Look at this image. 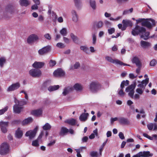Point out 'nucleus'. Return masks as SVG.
Here are the masks:
<instances>
[{
	"label": "nucleus",
	"mask_w": 157,
	"mask_h": 157,
	"mask_svg": "<svg viewBox=\"0 0 157 157\" xmlns=\"http://www.w3.org/2000/svg\"><path fill=\"white\" fill-rule=\"evenodd\" d=\"M144 20V19L141 18L136 20L137 23L142 22L141 23L142 25L146 26L149 29H151L153 26L155 25L156 22L153 19H149L143 21Z\"/></svg>",
	"instance_id": "nucleus-1"
},
{
	"label": "nucleus",
	"mask_w": 157,
	"mask_h": 157,
	"mask_svg": "<svg viewBox=\"0 0 157 157\" xmlns=\"http://www.w3.org/2000/svg\"><path fill=\"white\" fill-rule=\"evenodd\" d=\"M89 88L91 92L95 93L101 89L102 86L98 81H94L90 83Z\"/></svg>",
	"instance_id": "nucleus-2"
},
{
	"label": "nucleus",
	"mask_w": 157,
	"mask_h": 157,
	"mask_svg": "<svg viewBox=\"0 0 157 157\" xmlns=\"http://www.w3.org/2000/svg\"><path fill=\"white\" fill-rule=\"evenodd\" d=\"M145 31V29L144 28L136 25L135 27L132 30L131 33L133 35L136 36L140 33H143Z\"/></svg>",
	"instance_id": "nucleus-3"
},
{
	"label": "nucleus",
	"mask_w": 157,
	"mask_h": 157,
	"mask_svg": "<svg viewBox=\"0 0 157 157\" xmlns=\"http://www.w3.org/2000/svg\"><path fill=\"white\" fill-rule=\"evenodd\" d=\"M105 59L108 62L112 63H115L117 64H119L121 65H125L129 66H130V65L124 63L123 62L118 59H113L112 58V57L109 56H106L105 57Z\"/></svg>",
	"instance_id": "nucleus-4"
},
{
	"label": "nucleus",
	"mask_w": 157,
	"mask_h": 157,
	"mask_svg": "<svg viewBox=\"0 0 157 157\" xmlns=\"http://www.w3.org/2000/svg\"><path fill=\"white\" fill-rule=\"evenodd\" d=\"M9 146L6 143H3L0 146V154L5 155L8 153Z\"/></svg>",
	"instance_id": "nucleus-5"
},
{
	"label": "nucleus",
	"mask_w": 157,
	"mask_h": 157,
	"mask_svg": "<svg viewBox=\"0 0 157 157\" xmlns=\"http://www.w3.org/2000/svg\"><path fill=\"white\" fill-rule=\"evenodd\" d=\"M136 86V82H134L131 85L125 89V91L127 92H129L128 95L131 98L133 97L134 93V89Z\"/></svg>",
	"instance_id": "nucleus-6"
},
{
	"label": "nucleus",
	"mask_w": 157,
	"mask_h": 157,
	"mask_svg": "<svg viewBox=\"0 0 157 157\" xmlns=\"http://www.w3.org/2000/svg\"><path fill=\"white\" fill-rule=\"evenodd\" d=\"M29 75L33 77H39L42 74L41 71L37 69H32L29 71Z\"/></svg>",
	"instance_id": "nucleus-7"
},
{
	"label": "nucleus",
	"mask_w": 157,
	"mask_h": 157,
	"mask_svg": "<svg viewBox=\"0 0 157 157\" xmlns=\"http://www.w3.org/2000/svg\"><path fill=\"white\" fill-rule=\"evenodd\" d=\"M153 155L152 153H151L149 151H140L132 157H150Z\"/></svg>",
	"instance_id": "nucleus-8"
},
{
	"label": "nucleus",
	"mask_w": 157,
	"mask_h": 157,
	"mask_svg": "<svg viewBox=\"0 0 157 157\" xmlns=\"http://www.w3.org/2000/svg\"><path fill=\"white\" fill-rule=\"evenodd\" d=\"M38 129V127L36 126L33 130L28 131L25 133L26 136H29L30 139H33L36 136L37 131Z\"/></svg>",
	"instance_id": "nucleus-9"
},
{
	"label": "nucleus",
	"mask_w": 157,
	"mask_h": 157,
	"mask_svg": "<svg viewBox=\"0 0 157 157\" xmlns=\"http://www.w3.org/2000/svg\"><path fill=\"white\" fill-rule=\"evenodd\" d=\"M38 36L35 34H33L28 36L27 40V41L29 44H31L38 41Z\"/></svg>",
	"instance_id": "nucleus-10"
},
{
	"label": "nucleus",
	"mask_w": 157,
	"mask_h": 157,
	"mask_svg": "<svg viewBox=\"0 0 157 157\" xmlns=\"http://www.w3.org/2000/svg\"><path fill=\"white\" fill-rule=\"evenodd\" d=\"M50 50L51 47L49 46H47L39 50L38 53L40 55H43L49 52Z\"/></svg>",
	"instance_id": "nucleus-11"
},
{
	"label": "nucleus",
	"mask_w": 157,
	"mask_h": 157,
	"mask_svg": "<svg viewBox=\"0 0 157 157\" xmlns=\"http://www.w3.org/2000/svg\"><path fill=\"white\" fill-rule=\"evenodd\" d=\"M20 86V84L19 82L13 84L8 87L7 90V91L10 92L14 91L18 89Z\"/></svg>",
	"instance_id": "nucleus-12"
},
{
	"label": "nucleus",
	"mask_w": 157,
	"mask_h": 157,
	"mask_svg": "<svg viewBox=\"0 0 157 157\" xmlns=\"http://www.w3.org/2000/svg\"><path fill=\"white\" fill-rule=\"evenodd\" d=\"M123 24V28L122 30H125L128 26L132 27V23L131 21L128 20H123L122 21Z\"/></svg>",
	"instance_id": "nucleus-13"
},
{
	"label": "nucleus",
	"mask_w": 157,
	"mask_h": 157,
	"mask_svg": "<svg viewBox=\"0 0 157 157\" xmlns=\"http://www.w3.org/2000/svg\"><path fill=\"white\" fill-rule=\"evenodd\" d=\"M9 124L8 122L2 121L0 122V127L2 131L4 133H6L7 131V127Z\"/></svg>",
	"instance_id": "nucleus-14"
},
{
	"label": "nucleus",
	"mask_w": 157,
	"mask_h": 157,
	"mask_svg": "<svg viewBox=\"0 0 157 157\" xmlns=\"http://www.w3.org/2000/svg\"><path fill=\"white\" fill-rule=\"evenodd\" d=\"M54 75L56 77H61L65 75L64 71L61 69L59 68L55 70L53 72Z\"/></svg>",
	"instance_id": "nucleus-15"
},
{
	"label": "nucleus",
	"mask_w": 157,
	"mask_h": 157,
	"mask_svg": "<svg viewBox=\"0 0 157 157\" xmlns=\"http://www.w3.org/2000/svg\"><path fill=\"white\" fill-rule=\"evenodd\" d=\"M45 63L43 62L35 61L33 64L32 67L35 69L41 68L44 66Z\"/></svg>",
	"instance_id": "nucleus-16"
},
{
	"label": "nucleus",
	"mask_w": 157,
	"mask_h": 157,
	"mask_svg": "<svg viewBox=\"0 0 157 157\" xmlns=\"http://www.w3.org/2000/svg\"><path fill=\"white\" fill-rule=\"evenodd\" d=\"M43 112V109H41L33 110L32 112V114L36 117H40L42 115Z\"/></svg>",
	"instance_id": "nucleus-17"
},
{
	"label": "nucleus",
	"mask_w": 157,
	"mask_h": 157,
	"mask_svg": "<svg viewBox=\"0 0 157 157\" xmlns=\"http://www.w3.org/2000/svg\"><path fill=\"white\" fill-rule=\"evenodd\" d=\"M149 82V78H146L145 79L143 80L140 84L137 85L138 87L140 88L144 89L146 85L148 84Z\"/></svg>",
	"instance_id": "nucleus-18"
},
{
	"label": "nucleus",
	"mask_w": 157,
	"mask_h": 157,
	"mask_svg": "<svg viewBox=\"0 0 157 157\" xmlns=\"http://www.w3.org/2000/svg\"><path fill=\"white\" fill-rule=\"evenodd\" d=\"M19 3L21 6L27 7L31 4V2L29 0H19Z\"/></svg>",
	"instance_id": "nucleus-19"
},
{
	"label": "nucleus",
	"mask_w": 157,
	"mask_h": 157,
	"mask_svg": "<svg viewBox=\"0 0 157 157\" xmlns=\"http://www.w3.org/2000/svg\"><path fill=\"white\" fill-rule=\"evenodd\" d=\"M118 121L119 123L123 124H128L129 121L126 118L124 117H120L118 118Z\"/></svg>",
	"instance_id": "nucleus-20"
},
{
	"label": "nucleus",
	"mask_w": 157,
	"mask_h": 157,
	"mask_svg": "<svg viewBox=\"0 0 157 157\" xmlns=\"http://www.w3.org/2000/svg\"><path fill=\"white\" fill-rule=\"evenodd\" d=\"M20 105L17 104L13 106V110L14 112L17 113H19L21 111L22 107L19 106Z\"/></svg>",
	"instance_id": "nucleus-21"
},
{
	"label": "nucleus",
	"mask_w": 157,
	"mask_h": 157,
	"mask_svg": "<svg viewBox=\"0 0 157 157\" xmlns=\"http://www.w3.org/2000/svg\"><path fill=\"white\" fill-rule=\"evenodd\" d=\"M14 10V8L13 6L11 5H8L5 8V13H12L13 12Z\"/></svg>",
	"instance_id": "nucleus-22"
},
{
	"label": "nucleus",
	"mask_w": 157,
	"mask_h": 157,
	"mask_svg": "<svg viewBox=\"0 0 157 157\" xmlns=\"http://www.w3.org/2000/svg\"><path fill=\"white\" fill-rule=\"evenodd\" d=\"M43 132H42L39 135V136L37 138V139L36 140H33V141L32 143V145L33 146L35 147H37L39 145V144L38 143V140L41 139L42 136H43Z\"/></svg>",
	"instance_id": "nucleus-23"
},
{
	"label": "nucleus",
	"mask_w": 157,
	"mask_h": 157,
	"mask_svg": "<svg viewBox=\"0 0 157 157\" xmlns=\"http://www.w3.org/2000/svg\"><path fill=\"white\" fill-rule=\"evenodd\" d=\"M132 62L133 63H135L137 67H140L141 65V63L138 58L137 57H134L132 59Z\"/></svg>",
	"instance_id": "nucleus-24"
},
{
	"label": "nucleus",
	"mask_w": 157,
	"mask_h": 157,
	"mask_svg": "<svg viewBox=\"0 0 157 157\" xmlns=\"http://www.w3.org/2000/svg\"><path fill=\"white\" fill-rule=\"evenodd\" d=\"M14 102L16 104H17L18 105H19L20 106H22L27 104L28 102V101H25L24 99L20 101H19L18 100L16 99V98H14Z\"/></svg>",
	"instance_id": "nucleus-25"
},
{
	"label": "nucleus",
	"mask_w": 157,
	"mask_h": 157,
	"mask_svg": "<svg viewBox=\"0 0 157 157\" xmlns=\"http://www.w3.org/2000/svg\"><path fill=\"white\" fill-rule=\"evenodd\" d=\"M89 116V114L88 113H83L80 116L79 119L80 121H84L86 120L87 117Z\"/></svg>",
	"instance_id": "nucleus-26"
},
{
	"label": "nucleus",
	"mask_w": 157,
	"mask_h": 157,
	"mask_svg": "<svg viewBox=\"0 0 157 157\" xmlns=\"http://www.w3.org/2000/svg\"><path fill=\"white\" fill-rule=\"evenodd\" d=\"M124 82V81H123L121 84V89L118 91V94L120 96L123 97L125 93L123 92V89L124 88V86L123 84Z\"/></svg>",
	"instance_id": "nucleus-27"
},
{
	"label": "nucleus",
	"mask_w": 157,
	"mask_h": 157,
	"mask_svg": "<svg viewBox=\"0 0 157 157\" xmlns=\"http://www.w3.org/2000/svg\"><path fill=\"white\" fill-rule=\"evenodd\" d=\"M89 4L90 7L93 10H95L96 9V2L95 0H90Z\"/></svg>",
	"instance_id": "nucleus-28"
},
{
	"label": "nucleus",
	"mask_w": 157,
	"mask_h": 157,
	"mask_svg": "<svg viewBox=\"0 0 157 157\" xmlns=\"http://www.w3.org/2000/svg\"><path fill=\"white\" fill-rule=\"evenodd\" d=\"M73 90V88L70 86L65 88L62 93L63 95L66 96L71 91Z\"/></svg>",
	"instance_id": "nucleus-29"
},
{
	"label": "nucleus",
	"mask_w": 157,
	"mask_h": 157,
	"mask_svg": "<svg viewBox=\"0 0 157 157\" xmlns=\"http://www.w3.org/2000/svg\"><path fill=\"white\" fill-rule=\"evenodd\" d=\"M71 14L73 21L75 22H77L78 21V16L76 11L74 10H72L71 11Z\"/></svg>",
	"instance_id": "nucleus-30"
},
{
	"label": "nucleus",
	"mask_w": 157,
	"mask_h": 157,
	"mask_svg": "<svg viewBox=\"0 0 157 157\" xmlns=\"http://www.w3.org/2000/svg\"><path fill=\"white\" fill-rule=\"evenodd\" d=\"M76 120L73 118L67 119L64 121V122L67 123L68 124L71 125H75L76 123Z\"/></svg>",
	"instance_id": "nucleus-31"
},
{
	"label": "nucleus",
	"mask_w": 157,
	"mask_h": 157,
	"mask_svg": "<svg viewBox=\"0 0 157 157\" xmlns=\"http://www.w3.org/2000/svg\"><path fill=\"white\" fill-rule=\"evenodd\" d=\"M73 88L75 90L78 91H81L83 89L82 86L78 83L75 84Z\"/></svg>",
	"instance_id": "nucleus-32"
},
{
	"label": "nucleus",
	"mask_w": 157,
	"mask_h": 157,
	"mask_svg": "<svg viewBox=\"0 0 157 157\" xmlns=\"http://www.w3.org/2000/svg\"><path fill=\"white\" fill-rule=\"evenodd\" d=\"M33 121V118L31 117H29L24 120L22 121V123L23 125H25L31 123Z\"/></svg>",
	"instance_id": "nucleus-33"
},
{
	"label": "nucleus",
	"mask_w": 157,
	"mask_h": 157,
	"mask_svg": "<svg viewBox=\"0 0 157 157\" xmlns=\"http://www.w3.org/2000/svg\"><path fill=\"white\" fill-rule=\"evenodd\" d=\"M141 46L144 48H147L151 46V44L147 42L142 40L140 42Z\"/></svg>",
	"instance_id": "nucleus-34"
},
{
	"label": "nucleus",
	"mask_w": 157,
	"mask_h": 157,
	"mask_svg": "<svg viewBox=\"0 0 157 157\" xmlns=\"http://www.w3.org/2000/svg\"><path fill=\"white\" fill-rule=\"evenodd\" d=\"M75 6L78 8H80L82 6V0H74Z\"/></svg>",
	"instance_id": "nucleus-35"
},
{
	"label": "nucleus",
	"mask_w": 157,
	"mask_h": 157,
	"mask_svg": "<svg viewBox=\"0 0 157 157\" xmlns=\"http://www.w3.org/2000/svg\"><path fill=\"white\" fill-rule=\"evenodd\" d=\"M15 135L17 138H21L23 135L22 131L21 130L20 128H18L16 131Z\"/></svg>",
	"instance_id": "nucleus-36"
},
{
	"label": "nucleus",
	"mask_w": 157,
	"mask_h": 157,
	"mask_svg": "<svg viewBox=\"0 0 157 157\" xmlns=\"http://www.w3.org/2000/svg\"><path fill=\"white\" fill-rule=\"evenodd\" d=\"M141 33L142 34L140 36L141 38H143L144 40H147L149 38V36L150 34L149 32H146L145 31V32H143V33Z\"/></svg>",
	"instance_id": "nucleus-37"
},
{
	"label": "nucleus",
	"mask_w": 157,
	"mask_h": 157,
	"mask_svg": "<svg viewBox=\"0 0 157 157\" xmlns=\"http://www.w3.org/2000/svg\"><path fill=\"white\" fill-rule=\"evenodd\" d=\"M69 132V129L66 127H62L61 128V131L60 132L59 134L60 135H64L66 133H67Z\"/></svg>",
	"instance_id": "nucleus-38"
},
{
	"label": "nucleus",
	"mask_w": 157,
	"mask_h": 157,
	"mask_svg": "<svg viewBox=\"0 0 157 157\" xmlns=\"http://www.w3.org/2000/svg\"><path fill=\"white\" fill-rule=\"evenodd\" d=\"M59 87V85L51 86L48 87V90L49 91H53L57 90Z\"/></svg>",
	"instance_id": "nucleus-39"
},
{
	"label": "nucleus",
	"mask_w": 157,
	"mask_h": 157,
	"mask_svg": "<svg viewBox=\"0 0 157 157\" xmlns=\"http://www.w3.org/2000/svg\"><path fill=\"white\" fill-rule=\"evenodd\" d=\"M51 128V126L50 124L47 123H46L42 127L43 129L44 130H50Z\"/></svg>",
	"instance_id": "nucleus-40"
},
{
	"label": "nucleus",
	"mask_w": 157,
	"mask_h": 157,
	"mask_svg": "<svg viewBox=\"0 0 157 157\" xmlns=\"http://www.w3.org/2000/svg\"><path fill=\"white\" fill-rule=\"evenodd\" d=\"M6 59L4 57H2L0 58V67H2L4 64L6 63Z\"/></svg>",
	"instance_id": "nucleus-41"
},
{
	"label": "nucleus",
	"mask_w": 157,
	"mask_h": 157,
	"mask_svg": "<svg viewBox=\"0 0 157 157\" xmlns=\"http://www.w3.org/2000/svg\"><path fill=\"white\" fill-rule=\"evenodd\" d=\"M90 155L91 157H98V154L97 151H92L90 152Z\"/></svg>",
	"instance_id": "nucleus-42"
},
{
	"label": "nucleus",
	"mask_w": 157,
	"mask_h": 157,
	"mask_svg": "<svg viewBox=\"0 0 157 157\" xmlns=\"http://www.w3.org/2000/svg\"><path fill=\"white\" fill-rule=\"evenodd\" d=\"M93 133H92L89 136L90 139H94L95 137V134L97 136L98 135V129H96L93 131Z\"/></svg>",
	"instance_id": "nucleus-43"
},
{
	"label": "nucleus",
	"mask_w": 157,
	"mask_h": 157,
	"mask_svg": "<svg viewBox=\"0 0 157 157\" xmlns=\"http://www.w3.org/2000/svg\"><path fill=\"white\" fill-rule=\"evenodd\" d=\"M103 25V23L102 21H99L97 22L96 26L98 29L102 28Z\"/></svg>",
	"instance_id": "nucleus-44"
},
{
	"label": "nucleus",
	"mask_w": 157,
	"mask_h": 157,
	"mask_svg": "<svg viewBox=\"0 0 157 157\" xmlns=\"http://www.w3.org/2000/svg\"><path fill=\"white\" fill-rule=\"evenodd\" d=\"M60 33L62 36H66L67 33V29L65 28H62L60 30Z\"/></svg>",
	"instance_id": "nucleus-45"
},
{
	"label": "nucleus",
	"mask_w": 157,
	"mask_h": 157,
	"mask_svg": "<svg viewBox=\"0 0 157 157\" xmlns=\"http://www.w3.org/2000/svg\"><path fill=\"white\" fill-rule=\"evenodd\" d=\"M80 49L82 50L84 52L87 53H89V50L88 48L86 46H81L80 47Z\"/></svg>",
	"instance_id": "nucleus-46"
},
{
	"label": "nucleus",
	"mask_w": 157,
	"mask_h": 157,
	"mask_svg": "<svg viewBox=\"0 0 157 157\" xmlns=\"http://www.w3.org/2000/svg\"><path fill=\"white\" fill-rule=\"evenodd\" d=\"M71 37L74 42L76 43L78 41V37L73 33H71Z\"/></svg>",
	"instance_id": "nucleus-47"
},
{
	"label": "nucleus",
	"mask_w": 157,
	"mask_h": 157,
	"mask_svg": "<svg viewBox=\"0 0 157 157\" xmlns=\"http://www.w3.org/2000/svg\"><path fill=\"white\" fill-rule=\"evenodd\" d=\"M92 43L93 44L95 45L97 40V36L95 33H92Z\"/></svg>",
	"instance_id": "nucleus-48"
},
{
	"label": "nucleus",
	"mask_w": 157,
	"mask_h": 157,
	"mask_svg": "<svg viewBox=\"0 0 157 157\" xmlns=\"http://www.w3.org/2000/svg\"><path fill=\"white\" fill-rule=\"evenodd\" d=\"M104 23L105 26L107 28H109L112 25L111 23L107 20H105L104 21Z\"/></svg>",
	"instance_id": "nucleus-49"
},
{
	"label": "nucleus",
	"mask_w": 157,
	"mask_h": 157,
	"mask_svg": "<svg viewBox=\"0 0 157 157\" xmlns=\"http://www.w3.org/2000/svg\"><path fill=\"white\" fill-rule=\"evenodd\" d=\"M8 108L7 106H6L4 108L0 110V115L3 114L6 111Z\"/></svg>",
	"instance_id": "nucleus-50"
},
{
	"label": "nucleus",
	"mask_w": 157,
	"mask_h": 157,
	"mask_svg": "<svg viewBox=\"0 0 157 157\" xmlns=\"http://www.w3.org/2000/svg\"><path fill=\"white\" fill-rule=\"evenodd\" d=\"M144 89H141L140 88H137L136 90V91L137 93L140 94H142L143 93Z\"/></svg>",
	"instance_id": "nucleus-51"
},
{
	"label": "nucleus",
	"mask_w": 157,
	"mask_h": 157,
	"mask_svg": "<svg viewBox=\"0 0 157 157\" xmlns=\"http://www.w3.org/2000/svg\"><path fill=\"white\" fill-rule=\"evenodd\" d=\"M80 67V64L79 62H76L73 65V67L75 69H77Z\"/></svg>",
	"instance_id": "nucleus-52"
},
{
	"label": "nucleus",
	"mask_w": 157,
	"mask_h": 157,
	"mask_svg": "<svg viewBox=\"0 0 157 157\" xmlns=\"http://www.w3.org/2000/svg\"><path fill=\"white\" fill-rule=\"evenodd\" d=\"M38 19L39 22L42 23L44 21V17L43 15H40L39 16Z\"/></svg>",
	"instance_id": "nucleus-53"
},
{
	"label": "nucleus",
	"mask_w": 157,
	"mask_h": 157,
	"mask_svg": "<svg viewBox=\"0 0 157 157\" xmlns=\"http://www.w3.org/2000/svg\"><path fill=\"white\" fill-rule=\"evenodd\" d=\"M115 31V29L114 28H112L109 29L108 30V33L109 34H112L114 33Z\"/></svg>",
	"instance_id": "nucleus-54"
},
{
	"label": "nucleus",
	"mask_w": 157,
	"mask_h": 157,
	"mask_svg": "<svg viewBox=\"0 0 157 157\" xmlns=\"http://www.w3.org/2000/svg\"><path fill=\"white\" fill-rule=\"evenodd\" d=\"M56 63V61L51 60L49 62V65L50 67H52L55 66Z\"/></svg>",
	"instance_id": "nucleus-55"
},
{
	"label": "nucleus",
	"mask_w": 157,
	"mask_h": 157,
	"mask_svg": "<svg viewBox=\"0 0 157 157\" xmlns=\"http://www.w3.org/2000/svg\"><path fill=\"white\" fill-rule=\"evenodd\" d=\"M56 46L57 47L60 48H63L65 47L64 44L63 43L60 42L56 44Z\"/></svg>",
	"instance_id": "nucleus-56"
},
{
	"label": "nucleus",
	"mask_w": 157,
	"mask_h": 157,
	"mask_svg": "<svg viewBox=\"0 0 157 157\" xmlns=\"http://www.w3.org/2000/svg\"><path fill=\"white\" fill-rule=\"evenodd\" d=\"M39 5H37V4H34L31 6V9L32 10H37L38 9V6Z\"/></svg>",
	"instance_id": "nucleus-57"
},
{
	"label": "nucleus",
	"mask_w": 157,
	"mask_h": 157,
	"mask_svg": "<svg viewBox=\"0 0 157 157\" xmlns=\"http://www.w3.org/2000/svg\"><path fill=\"white\" fill-rule=\"evenodd\" d=\"M21 121L19 120H15L12 121L11 124L13 125L17 124H19Z\"/></svg>",
	"instance_id": "nucleus-58"
},
{
	"label": "nucleus",
	"mask_w": 157,
	"mask_h": 157,
	"mask_svg": "<svg viewBox=\"0 0 157 157\" xmlns=\"http://www.w3.org/2000/svg\"><path fill=\"white\" fill-rule=\"evenodd\" d=\"M154 124L151 123L147 125V128L149 130H151L154 127Z\"/></svg>",
	"instance_id": "nucleus-59"
},
{
	"label": "nucleus",
	"mask_w": 157,
	"mask_h": 157,
	"mask_svg": "<svg viewBox=\"0 0 157 157\" xmlns=\"http://www.w3.org/2000/svg\"><path fill=\"white\" fill-rule=\"evenodd\" d=\"M157 63L156 60L154 59L151 61L150 63V65L151 66H155Z\"/></svg>",
	"instance_id": "nucleus-60"
},
{
	"label": "nucleus",
	"mask_w": 157,
	"mask_h": 157,
	"mask_svg": "<svg viewBox=\"0 0 157 157\" xmlns=\"http://www.w3.org/2000/svg\"><path fill=\"white\" fill-rule=\"evenodd\" d=\"M119 138L121 140L124 139V136L122 132H120L119 133Z\"/></svg>",
	"instance_id": "nucleus-61"
},
{
	"label": "nucleus",
	"mask_w": 157,
	"mask_h": 157,
	"mask_svg": "<svg viewBox=\"0 0 157 157\" xmlns=\"http://www.w3.org/2000/svg\"><path fill=\"white\" fill-rule=\"evenodd\" d=\"M121 18V17H118L116 18H114L112 17H110L109 18V19L110 20L112 21H117Z\"/></svg>",
	"instance_id": "nucleus-62"
},
{
	"label": "nucleus",
	"mask_w": 157,
	"mask_h": 157,
	"mask_svg": "<svg viewBox=\"0 0 157 157\" xmlns=\"http://www.w3.org/2000/svg\"><path fill=\"white\" fill-rule=\"evenodd\" d=\"M56 143V140H53L52 141L50 142L48 144L47 146L48 147H51L53 145H54Z\"/></svg>",
	"instance_id": "nucleus-63"
},
{
	"label": "nucleus",
	"mask_w": 157,
	"mask_h": 157,
	"mask_svg": "<svg viewBox=\"0 0 157 157\" xmlns=\"http://www.w3.org/2000/svg\"><path fill=\"white\" fill-rule=\"evenodd\" d=\"M139 113H140L143 114L142 115H141V116L143 117H145L146 115L145 114V112L144 110L143 109H141L140 110Z\"/></svg>",
	"instance_id": "nucleus-64"
}]
</instances>
